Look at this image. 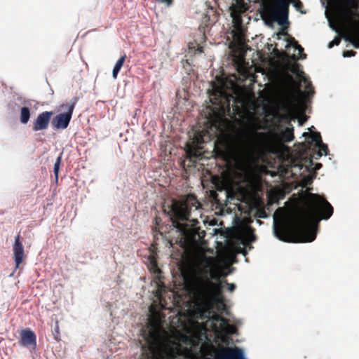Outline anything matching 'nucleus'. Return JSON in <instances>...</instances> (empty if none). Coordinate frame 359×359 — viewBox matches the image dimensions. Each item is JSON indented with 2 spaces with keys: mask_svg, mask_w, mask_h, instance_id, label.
I'll return each instance as SVG.
<instances>
[{
  "mask_svg": "<svg viewBox=\"0 0 359 359\" xmlns=\"http://www.w3.org/2000/svg\"><path fill=\"white\" fill-rule=\"evenodd\" d=\"M55 328V331H57L58 327L57 326Z\"/></svg>",
  "mask_w": 359,
  "mask_h": 359,
  "instance_id": "32",
  "label": "nucleus"
},
{
  "mask_svg": "<svg viewBox=\"0 0 359 359\" xmlns=\"http://www.w3.org/2000/svg\"><path fill=\"white\" fill-rule=\"evenodd\" d=\"M304 166L303 165H300V170H302Z\"/></svg>",
  "mask_w": 359,
  "mask_h": 359,
  "instance_id": "29",
  "label": "nucleus"
},
{
  "mask_svg": "<svg viewBox=\"0 0 359 359\" xmlns=\"http://www.w3.org/2000/svg\"><path fill=\"white\" fill-rule=\"evenodd\" d=\"M140 354L137 359H158L161 347L158 336L152 331H144L142 341H140Z\"/></svg>",
  "mask_w": 359,
  "mask_h": 359,
  "instance_id": "6",
  "label": "nucleus"
},
{
  "mask_svg": "<svg viewBox=\"0 0 359 359\" xmlns=\"http://www.w3.org/2000/svg\"><path fill=\"white\" fill-rule=\"evenodd\" d=\"M210 278L198 280L196 284V293L201 302L210 309L228 314V309L223 296L224 284L228 285L229 292H233L236 284L229 283L226 280H221L210 273Z\"/></svg>",
  "mask_w": 359,
  "mask_h": 359,
  "instance_id": "3",
  "label": "nucleus"
},
{
  "mask_svg": "<svg viewBox=\"0 0 359 359\" xmlns=\"http://www.w3.org/2000/svg\"><path fill=\"white\" fill-rule=\"evenodd\" d=\"M290 0H275L264 8L267 16L283 28L290 25L289 13Z\"/></svg>",
  "mask_w": 359,
  "mask_h": 359,
  "instance_id": "5",
  "label": "nucleus"
},
{
  "mask_svg": "<svg viewBox=\"0 0 359 359\" xmlns=\"http://www.w3.org/2000/svg\"><path fill=\"white\" fill-rule=\"evenodd\" d=\"M13 259L15 263V268H18L19 265L22 263L24 256V247L20 241V235L15 237V241L13 245Z\"/></svg>",
  "mask_w": 359,
  "mask_h": 359,
  "instance_id": "14",
  "label": "nucleus"
},
{
  "mask_svg": "<svg viewBox=\"0 0 359 359\" xmlns=\"http://www.w3.org/2000/svg\"><path fill=\"white\" fill-rule=\"evenodd\" d=\"M276 118L278 123L285 121L287 123V126L284 128L280 131V137L285 142H290L294 140V128L290 123V120L288 116L285 114L277 113L276 114Z\"/></svg>",
  "mask_w": 359,
  "mask_h": 359,
  "instance_id": "11",
  "label": "nucleus"
},
{
  "mask_svg": "<svg viewBox=\"0 0 359 359\" xmlns=\"http://www.w3.org/2000/svg\"><path fill=\"white\" fill-rule=\"evenodd\" d=\"M217 359H248L244 351L238 347L229 348L217 356Z\"/></svg>",
  "mask_w": 359,
  "mask_h": 359,
  "instance_id": "13",
  "label": "nucleus"
},
{
  "mask_svg": "<svg viewBox=\"0 0 359 359\" xmlns=\"http://www.w3.org/2000/svg\"><path fill=\"white\" fill-rule=\"evenodd\" d=\"M53 115V111H45L38 114L32 121V130L33 132H38L48 129L51 117Z\"/></svg>",
  "mask_w": 359,
  "mask_h": 359,
  "instance_id": "10",
  "label": "nucleus"
},
{
  "mask_svg": "<svg viewBox=\"0 0 359 359\" xmlns=\"http://www.w3.org/2000/svg\"><path fill=\"white\" fill-rule=\"evenodd\" d=\"M192 208H194L195 210H198L197 205L194 203L190 206L187 203H180L175 201L167 213L173 228L179 233L181 239L185 241L202 239L206 235V232L201 230L197 226L199 224L198 219H190Z\"/></svg>",
  "mask_w": 359,
  "mask_h": 359,
  "instance_id": "2",
  "label": "nucleus"
},
{
  "mask_svg": "<svg viewBox=\"0 0 359 359\" xmlns=\"http://www.w3.org/2000/svg\"><path fill=\"white\" fill-rule=\"evenodd\" d=\"M204 267L206 270L210 269L214 264L213 259L211 257H205L203 259Z\"/></svg>",
  "mask_w": 359,
  "mask_h": 359,
  "instance_id": "21",
  "label": "nucleus"
},
{
  "mask_svg": "<svg viewBox=\"0 0 359 359\" xmlns=\"http://www.w3.org/2000/svg\"><path fill=\"white\" fill-rule=\"evenodd\" d=\"M218 318L219 320L221 321V323L223 324V325H226L228 323V321L226 318L222 317V316H218Z\"/></svg>",
  "mask_w": 359,
  "mask_h": 359,
  "instance_id": "26",
  "label": "nucleus"
},
{
  "mask_svg": "<svg viewBox=\"0 0 359 359\" xmlns=\"http://www.w3.org/2000/svg\"><path fill=\"white\" fill-rule=\"evenodd\" d=\"M187 337H185V336H184V337H183V341H187Z\"/></svg>",
  "mask_w": 359,
  "mask_h": 359,
  "instance_id": "28",
  "label": "nucleus"
},
{
  "mask_svg": "<svg viewBox=\"0 0 359 359\" xmlns=\"http://www.w3.org/2000/svg\"><path fill=\"white\" fill-rule=\"evenodd\" d=\"M302 136L306 139V142L303 143L302 146L304 151L311 150L312 147L313 149H318V151H315L313 152L312 156L313 158L316 160L319 159L323 155V151L325 153V156L328 154V147L326 144L323 142L320 134L319 133L311 134L309 133L305 132L302 134Z\"/></svg>",
  "mask_w": 359,
  "mask_h": 359,
  "instance_id": "8",
  "label": "nucleus"
},
{
  "mask_svg": "<svg viewBox=\"0 0 359 359\" xmlns=\"http://www.w3.org/2000/svg\"><path fill=\"white\" fill-rule=\"evenodd\" d=\"M321 167H322L321 163H316L315 165V170H319Z\"/></svg>",
  "mask_w": 359,
  "mask_h": 359,
  "instance_id": "27",
  "label": "nucleus"
},
{
  "mask_svg": "<svg viewBox=\"0 0 359 359\" xmlns=\"http://www.w3.org/2000/svg\"><path fill=\"white\" fill-rule=\"evenodd\" d=\"M355 52L354 50H345L343 52V57H353L355 55Z\"/></svg>",
  "mask_w": 359,
  "mask_h": 359,
  "instance_id": "24",
  "label": "nucleus"
},
{
  "mask_svg": "<svg viewBox=\"0 0 359 359\" xmlns=\"http://www.w3.org/2000/svg\"><path fill=\"white\" fill-rule=\"evenodd\" d=\"M290 1L291 4L293 5V6L295 8L297 11H300L301 8L303 6L300 0H290Z\"/></svg>",
  "mask_w": 359,
  "mask_h": 359,
  "instance_id": "22",
  "label": "nucleus"
},
{
  "mask_svg": "<svg viewBox=\"0 0 359 359\" xmlns=\"http://www.w3.org/2000/svg\"><path fill=\"white\" fill-rule=\"evenodd\" d=\"M333 211V207L325 198L312 194L309 204L290 221L283 224L280 229L273 219V236L283 242L311 243L316 238L320 221L328 219Z\"/></svg>",
  "mask_w": 359,
  "mask_h": 359,
  "instance_id": "1",
  "label": "nucleus"
},
{
  "mask_svg": "<svg viewBox=\"0 0 359 359\" xmlns=\"http://www.w3.org/2000/svg\"><path fill=\"white\" fill-rule=\"evenodd\" d=\"M25 346L34 349L36 346V337L35 333L30 329H25L21 332V340L20 341Z\"/></svg>",
  "mask_w": 359,
  "mask_h": 359,
  "instance_id": "15",
  "label": "nucleus"
},
{
  "mask_svg": "<svg viewBox=\"0 0 359 359\" xmlns=\"http://www.w3.org/2000/svg\"><path fill=\"white\" fill-rule=\"evenodd\" d=\"M31 116L30 109L27 107H22L20 109V121L21 123L26 124L29 121Z\"/></svg>",
  "mask_w": 359,
  "mask_h": 359,
  "instance_id": "17",
  "label": "nucleus"
},
{
  "mask_svg": "<svg viewBox=\"0 0 359 359\" xmlns=\"http://www.w3.org/2000/svg\"><path fill=\"white\" fill-rule=\"evenodd\" d=\"M62 153H61L59 155V156L56 158V161H55V162L54 163V166H53V172H54L55 179L56 182L58 180V175H59V170H60V163H61V161H62Z\"/></svg>",
  "mask_w": 359,
  "mask_h": 359,
  "instance_id": "19",
  "label": "nucleus"
},
{
  "mask_svg": "<svg viewBox=\"0 0 359 359\" xmlns=\"http://www.w3.org/2000/svg\"><path fill=\"white\" fill-rule=\"evenodd\" d=\"M245 234H246V236H247V239L249 242H253L255 241V235L251 232V230H248L246 232H245Z\"/></svg>",
  "mask_w": 359,
  "mask_h": 359,
  "instance_id": "23",
  "label": "nucleus"
},
{
  "mask_svg": "<svg viewBox=\"0 0 359 359\" xmlns=\"http://www.w3.org/2000/svg\"><path fill=\"white\" fill-rule=\"evenodd\" d=\"M76 102L77 97H74L68 104L67 111L57 114L51 120V126L53 129L65 130L69 126Z\"/></svg>",
  "mask_w": 359,
  "mask_h": 359,
  "instance_id": "9",
  "label": "nucleus"
},
{
  "mask_svg": "<svg viewBox=\"0 0 359 359\" xmlns=\"http://www.w3.org/2000/svg\"><path fill=\"white\" fill-rule=\"evenodd\" d=\"M126 58V55H122L116 62L115 65L114 66L113 70H112V77L116 79L117 78V75L121 70L124 61Z\"/></svg>",
  "mask_w": 359,
  "mask_h": 359,
  "instance_id": "18",
  "label": "nucleus"
},
{
  "mask_svg": "<svg viewBox=\"0 0 359 359\" xmlns=\"http://www.w3.org/2000/svg\"><path fill=\"white\" fill-rule=\"evenodd\" d=\"M296 76L299 80L300 86L302 83L305 84L304 90H300V93L304 95L305 101L309 102L311 96L315 93L311 82L309 81L307 76L303 72H297Z\"/></svg>",
  "mask_w": 359,
  "mask_h": 359,
  "instance_id": "12",
  "label": "nucleus"
},
{
  "mask_svg": "<svg viewBox=\"0 0 359 359\" xmlns=\"http://www.w3.org/2000/svg\"><path fill=\"white\" fill-rule=\"evenodd\" d=\"M261 17L263 20L264 24L267 26L268 27L272 28L273 27V22L271 18H269L267 15L266 14V12L264 11L262 13H261Z\"/></svg>",
  "mask_w": 359,
  "mask_h": 359,
  "instance_id": "20",
  "label": "nucleus"
},
{
  "mask_svg": "<svg viewBox=\"0 0 359 359\" xmlns=\"http://www.w3.org/2000/svg\"><path fill=\"white\" fill-rule=\"evenodd\" d=\"M55 328V331H57L58 327L57 326Z\"/></svg>",
  "mask_w": 359,
  "mask_h": 359,
  "instance_id": "31",
  "label": "nucleus"
},
{
  "mask_svg": "<svg viewBox=\"0 0 359 359\" xmlns=\"http://www.w3.org/2000/svg\"><path fill=\"white\" fill-rule=\"evenodd\" d=\"M289 45L293 46L294 50L298 51L299 55L297 56V60H304L306 57V55L303 53L304 48L294 38L291 39V41L286 46V47Z\"/></svg>",
  "mask_w": 359,
  "mask_h": 359,
  "instance_id": "16",
  "label": "nucleus"
},
{
  "mask_svg": "<svg viewBox=\"0 0 359 359\" xmlns=\"http://www.w3.org/2000/svg\"><path fill=\"white\" fill-rule=\"evenodd\" d=\"M305 170H309V168L305 166Z\"/></svg>",
  "mask_w": 359,
  "mask_h": 359,
  "instance_id": "30",
  "label": "nucleus"
},
{
  "mask_svg": "<svg viewBox=\"0 0 359 359\" xmlns=\"http://www.w3.org/2000/svg\"><path fill=\"white\" fill-rule=\"evenodd\" d=\"M348 1H349V3L351 4V1H352V0H348Z\"/></svg>",
  "mask_w": 359,
  "mask_h": 359,
  "instance_id": "33",
  "label": "nucleus"
},
{
  "mask_svg": "<svg viewBox=\"0 0 359 359\" xmlns=\"http://www.w3.org/2000/svg\"><path fill=\"white\" fill-rule=\"evenodd\" d=\"M258 129V124L250 121L243 129L237 131L234 141L240 151L248 153L258 144L262 137V133L259 132Z\"/></svg>",
  "mask_w": 359,
  "mask_h": 359,
  "instance_id": "4",
  "label": "nucleus"
},
{
  "mask_svg": "<svg viewBox=\"0 0 359 359\" xmlns=\"http://www.w3.org/2000/svg\"><path fill=\"white\" fill-rule=\"evenodd\" d=\"M330 27L334 31L337 35L328 43V48H332L334 46L340 43L341 39L351 43L355 48H359V22L355 25H351L346 27V34L341 35L339 29L329 22Z\"/></svg>",
  "mask_w": 359,
  "mask_h": 359,
  "instance_id": "7",
  "label": "nucleus"
},
{
  "mask_svg": "<svg viewBox=\"0 0 359 359\" xmlns=\"http://www.w3.org/2000/svg\"><path fill=\"white\" fill-rule=\"evenodd\" d=\"M157 1L160 3L166 4L168 6H170L172 2V0H157Z\"/></svg>",
  "mask_w": 359,
  "mask_h": 359,
  "instance_id": "25",
  "label": "nucleus"
}]
</instances>
